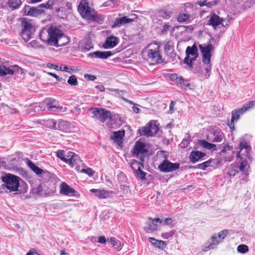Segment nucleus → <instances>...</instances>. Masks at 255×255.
<instances>
[{"mask_svg": "<svg viewBox=\"0 0 255 255\" xmlns=\"http://www.w3.org/2000/svg\"><path fill=\"white\" fill-rule=\"evenodd\" d=\"M60 193L61 194L69 196H73L76 197L80 196V194L77 191H76L74 188L71 187L65 182H62L61 184Z\"/></svg>", "mask_w": 255, "mask_h": 255, "instance_id": "13", "label": "nucleus"}, {"mask_svg": "<svg viewBox=\"0 0 255 255\" xmlns=\"http://www.w3.org/2000/svg\"><path fill=\"white\" fill-rule=\"evenodd\" d=\"M220 163V161L218 159H210L207 161H206L202 163L198 164L197 165V167L200 169L205 170L207 167L211 166L213 168H216Z\"/></svg>", "mask_w": 255, "mask_h": 255, "instance_id": "18", "label": "nucleus"}, {"mask_svg": "<svg viewBox=\"0 0 255 255\" xmlns=\"http://www.w3.org/2000/svg\"><path fill=\"white\" fill-rule=\"evenodd\" d=\"M20 161H21V159H20V158L19 157H18L17 158H14L10 160V163H11V164H12L14 166H16L20 164Z\"/></svg>", "mask_w": 255, "mask_h": 255, "instance_id": "56", "label": "nucleus"}, {"mask_svg": "<svg viewBox=\"0 0 255 255\" xmlns=\"http://www.w3.org/2000/svg\"><path fill=\"white\" fill-rule=\"evenodd\" d=\"M170 27V25L168 23H165L162 28L161 32L162 33H164L166 32L168 29V28Z\"/></svg>", "mask_w": 255, "mask_h": 255, "instance_id": "62", "label": "nucleus"}, {"mask_svg": "<svg viewBox=\"0 0 255 255\" xmlns=\"http://www.w3.org/2000/svg\"><path fill=\"white\" fill-rule=\"evenodd\" d=\"M73 152L71 151L68 152L66 154L65 153V160L63 161L66 163L70 164V163H71V159H72V157H73Z\"/></svg>", "mask_w": 255, "mask_h": 255, "instance_id": "47", "label": "nucleus"}, {"mask_svg": "<svg viewBox=\"0 0 255 255\" xmlns=\"http://www.w3.org/2000/svg\"><path fill=\"white\" fill-rule=\"evenodd\" d=\"M157 229V225L153 223L151 224H147L144 228V231L147 233H151L156 231Z\"/></svg>", "mask_w": 255, "mask_h": 255, "instance_id": "38", "label": "nucleus"}, {"mask_svg": "<svg viewBox=\"0 0 255 255\" xmlns=\"http://www.w3.org/2000/svg\"><path fill=\"white\" fill-rule=\"evenodd\" d=\"M57 129L65 132H68L70 131V123L66 121L61 120L58 123Z\"/></svg>", "mask_w": 255, "mask_h": 255, "instance_id": "26", "label": "nucleus"}, {"mask_svg": "<svg viewBox=\"0 0 255 255\" xmlns=\"http://www.w3.org/2000/svg\"><path fill=\"white\" fill-rule=\"evenodd\" d=\"M208 143L209 142L203 139H198L197 142V145L202 146L204 148H207V147H208Z\"/></svg>", "mask_w": 255, "mask_h": 255, "instance_id": "49", "label": "nucleus"}, {"mask_svg": "<svg viewBox=\"0 0 255 255\" xmlns=\"http://www.w3.org/2000/svg\"><path fill=\"white\" fill-rule=\"evenodd\" d=\"M72 159H71V163H70L69 164L71 167H73L76 165H80L82 162L78 154H76L74 152H73V157H72Z\"/></svg>", "mask_w": 255, "mask_h": 255, "instance_id": "37", "label": "nucleus"}, {"mask_svg": "<svg viewBox=\"0 0 255 255\" xmlns=\"http://www.w3.org/2000/svg\"><path fill=\"white\" fill-rule=\"evenodd\" d=\"M82 172L88 175L89 176H93L94 174V171L90 168H87L86 169H82Z\"/></svg>", "mask_w": 255, "mask_h": 255, "instance_id": "54", "label": "nucleus"}, {"mask_svg": "<svg viewBox=\"0 0 255 255\" xmlns=\"http://www.w3.org/2000/svg\"><path fill=\"white\" fill-rule=\"evenodd\" d=\"M179 167V163H172L168 160L165 159L158 165V169L161 172L168 173L178 169Z\"/></svg>", "mask_w": 255, "mask_h": 255, "instance_id": "11", "label": "nucleus"}, {"mask_svg": "<svg viewBox=\"0 0 255 255\" xmlns=\"http://www.w3.org/2000/svg\"><path fill=\"white\" fill-rule=\"evenodd\" d=\"M27 164L28 167L37 175H40L43 172V170L33 163L31 160H28Z\"/></svg>", "mask_w": 255, "mask_h": 255, "instance_id": "30", "label": "nucleus"}, {"mask_svg": "<svg viewBox=\"0 0 255 255\" xmlns=\"http://www.w3.org/2000/svg\"><path fill=\"white\" fill-rule=\"evenodd\" d=\"M78 10L81 15L87 19H91L95 17V10L89 6L87 0H81L80 1Z\"/></svg>", "mask_w": 255, "mask_h": 255, "instance_id": "7", "label": "nucleus"}, {"mask_svg": "<svg viewBox=\"0 0 255 255\" xmlns=\"http://www.w3.org/2000/svg\"><path fill=\"white\" fill-rule=\"evenodd\" d=\"M195 60H192V59L188 58V57H185L184 59V63L187 64L189 68H192L193 67V62Z\"/></svg>", "mask_w": 255, "mask_h": 255, "instance_id": "52", "label": "nucleus"}, {"mask_svg": "<svg viewBox=\"0 0 255 255\" xmlns=\"http://www.w3.org/2000/svg\"><path fill=\"white\" fill-rule=\"evenodd\" d=\"M84 77H85V78L87 79L88 80H90V81H94L95 79H96V78H97L95 76L88 74H85Z\"/></svg>", "mask_w": 255, "mask_h": 255, "instance_id": "60", "label": "nucleus"}, {"mask_svg": "<svg viewBox=\"0 0 255 255\" xmlns=\"http://www.w3.org/2000/svg\"><path fill=\"white\" fill-rule=\"evenodd\" d=\"M50 45L56 47L64 45L65 43H59V41L62 38L67 39L64 35L62 31L56 27L51 26L49 28Z\"/></svg>", "mask_w": 255, "mask_h": 255, "instance_id": "5", "label": "nucleus"}, {"mask_svg": "<svg viewBox=\"0 0 255 255\" xmlns=\"http://www.w3.org/2000/svg\"><path fill=\"white\" fill-rule=\"evenodd\" d=\"M198 57V49L195 44H193L191 47L188 46L187 47L185 57L192 59V60H196Z\"/></svg>", "mask_w": 255, "mask_h": 255, "instance_id": "19", "label": "nucleus"}, {"mask_svg": "<svg viewBox=\"0 0 255 255\" xmlns=\"http://www.w3.org/2000/svg\"><path fill=\"white\" fill-rule=\"evenodd\" d=\"M44 102L45 103V105L47 107V108L50 109L51 111H55L54 109L57 110L62 109L61 107L57 106L56 105H54V103L56 102V101L55 100H53L52 99H48L45 100Z\"/></svg>", "mask_w": 255, "mask_h": 255, "instance_id": "33", "label": "nucleus"}, {"mask_svg": "<svg viewBox=\"0 0 255 255\" xmlns=\"http://www.w3.org/2000/svg\"><path fill=\"white\" fill-rule=\"evenodd\" d=\"M125 131L124 130L114 131L111 138L115 141L122 142V140L123 137L125 136Z\"/></svg>", "mask_w": 255, "mask_h": 255, "instance_id": "32", "label": "nucleus"}, {"mask_svg": "<svg viewBox=\"0 0 255 255\" xmlns=\"http://www.w3.org/2000/svg\"><path fill=\"white\" fill-rule=\"evenodd\" d=\"M93 117L98 118L102 123H104L111 117V113L103 108H95L90 109Z\"/></svg>", "mask_w": 255, "mask_h": 255, "instance_id": "12", "label": "nucleus"}, {"mask_svg": "<svg viewBox=\"0 0 255 255\" xmlns=\"http://www.w3.org/2000/svg\"><path fill=\"white\" fill-rule=\"evenodd\" d=\"M92 48H93V45L91 42H88V43H85L83 47V49L87 51H89Z\"/></svg>", "mask_w": 255, "mask_h": 255, "instance_id": "59", "label": "nucleus"}, {"mask_svg": "<svg viewBox=\"0 0 255 255\" xmlns=\"http://www.w3.org/2000/svg\"><path fill=\"white\" fill-rule=\"evenodd\" d=\"M239 151L238 152L237 157L240 158V171L244 175H249V169L250 168L249 161H251L252 158L250 153L252 147L250 142L244 137L240 139L239 145Z\"/></svg>", "mask_w": 255, "mask_h": 255, "instance_id": "1", "label": "nucleus"}, {"mask_svg": "<svg viewBox=\"0 0 255 255\" xmlns=\"http://www.w3.org/2000/svg\"><path fill=\"white\" fill-rule=\"evenodd\" d=\"M21 4V2L20 0H9L8 1V6L12 8L13 9L18 8Z\"/></svg>", "mask_w": 255, "mask_h": 255, "instance_id": "36", "label": "nucleus"}, {"mask_svg": "<svg viewBox=\"0 0 255 255\" xmlns=\"http://www.w3.org/2000/svg\"><path fill=\"white\" fill-rule=\"evenodd\" d=\"M90 192L91 193H95V195L100 199L106 198L110 195L109 191L104 189H92L90 190Z\"/></svg>", "mask_w": 255, "mask_h": 255, "instance_id": "27", "label": "nucleus"}, {"mask_svg": "<svg viewBox=\"0 0 255 255\" xmlns=\"http://www.w3.org/2000/svg\"><path fill=\"white\" fill-rule=\"evenodd\" d=\"M219 0H204L203 1H198L197 3L201 6H207L209 7H211L213 6H214L217 4L219 2Z\"/></svg>", "mask_w": 255, "mask_h": 255, "instance_id": "31", "label": "nucleus"}, {"mask_svg": "<svg viewBox=\"0 0 255 255\" xmlns=\"http://www.w3.org/2000/svg\"><path fill=\"white\" fill-rule=\"evenodd\" d=\"M159 128L154 120L150 121L145 126L138 129L140 135H144L147 137L152 136L156 134Z\"/></svg>", "mask_w": 255, "mask_h": 255, "instance_id": "8", "label": "nucleus"}, {"mask_svg": "<svg viewBox=\"0 0 255 255\" xmlns=\"http://www.w3.org/2000/svg\"><path fill=\"white\" fill-rule=\"evenodd\" d=\"M238 111L240 112L241 114L243 115L245 112L248 110V107L245 105L242 108L239 109H237Z\"/></svg>", "mask_w": 255, "mask_h": 255, "instance_id": "64", "label": "nucleus"}, {"mask_svg": "<svg viewBox=\"0 0 255 255\" xmlns=\"http://www.w3.org/2000/svg\"><path fill=\"white\" fill-rule=\"evenodd\" d=\"M3 189H6L10 192L18 191V187L20 185L19 181L21 180L20 177L10 174H5L4 176L1 177Z\"/></svg>", "mask_w": 255, "mask_h": 255, "instance_id": "3", "label": "nucleus"}, {"mask_svg": "<svg viewBox=\"0 0 255 255\" xmlns=\"http://www.w3.org/2000/svg\"><path fill=\"white\" fill-rule=\"evenodd\" d=\"M119 42L118 38L115 36L112 35L106 38L105 43L103 46L105 49L112 48L115 47Z\"/></svg>", "mask_w": 255, "mask_h": 255, "instance_id": "20", "label": "nucleus"}, {"mask_svg": "<svg viewBox=\"0 0 255 255\" xmlns=\"http://www.w3.org/2000/svg\"><path fill=\"white\" fill-rule=\"evenodd\" d=\"M37 123L45 128L57 129L56 122L53 119L41 120Z\"/></svg>", "mask_w": 255, "mask_h": 255, "instance_id": "24", "label": "nucleus"}, {"mask_svg": "<svg viewBox=\"0 0 255 255\" xmlns=\"http://www.w3.org/2000/svg\"><path fill=\"white\" fill-rule=\"evenodd\" d=\"M206 149L212 150L213 151L217 150L216 145L212 143L209 142L208 147Z\"/></svg>", "mask_w": 255, "mask_h": 255, "instance_id": "61", "label": "nucleus"}, {"mask_svg": "<svg viewBox=\"0 0 255 255\" xmlns=\"http://www.w3.org/2000/svg\"><path fill=\"white\" fill-rule=\"evenodd\" d=\"M23 14L27 16H37L44 12V10L37 7L25 5L22 9Z\"/></svg>", "mask_w": 255, "mask_h": 255, "instance_id": "15", "label": "nucleus"}, {"mask_svg": "<svg viewBox=\"0 0 255 255\" xmlns=\"http://www.w3.org/2000/svg\"><path fill=\"white\" fill-rule=\"evenodd\" d=\"M206 65V67H205V71H206L205 78H208L210 74H209L211 70V63L210 64H204Z\"/></svg>", "mask_w": 255, "mask_h": 255, "instance_id": "53", "label": "nucleus"}, {"mask_svg": "<svg viewBox=\"0 0 255 255\" xmlns=\"http://www.w3.org/2000/svg\"><path fill=\"white\" fill-rule=\"evenodd\" d=\"M133 15L134 16L133 18H128L127 16L116 18L113 22L112 27L113 28L120 27L127 23L134 21L135 19L137 18V16L135 14H133Z\"/></svg>", "mask_w": 255, "mask_h": 255, "instance_id": "14", "label": "nucleus"}, {"mask_svg": "<svg viewBox=\"0 0 255 255\" xmlns=\"http://www.w3.org/2000/svg\"><path fill=\"white\" fill-rule=\"evenodd\" d=\"M175 233L173 230H171L168 232L163 233L161 235V237L164 239H168L169 238L172 237Z\"/></svg>", "mask_w": 255, "mask_h": 255, "instance_id": "48", "label": "nucleus"}, {"mask_svg": "<svg viewBox=\"0 0 255 255\" xmlns=\"http://www.w3.org/2000/svg\"><path fill=\"white\" fill-rule=\"evenodd\" d=\"M223 19L215 13L211 15L209 20L208 21L207 24L212 25L214 29L222 24Z\"/></svg>", "mask_w": 255, "mask_h": 255, "instance_id": "22", "label": "nucleus"}, {"mask_svg": "<svg viewBox=\"0 0 255 255\" xmlns=\"http://www.w3.org/2000/svg\"><path fill=\"white\" fill-rule=\"evenodd\" d=\"M163 223H164V224L165 225L172 226H173V221L170 218H166L163 221Z\"/></svg>", "mask_w": 255, "mask_h": 255, "instance_id": "57", "label": "nucleus"}, {"mask_svg": "<svg viewBox=\"0 0 255 255\" xmlns=\"http://www.w3.org/2000/svg\"><path fill=\"white\" fill-rule=\"evenodd\" d=\"M225 136L221 129L218 128H213L207 135L208 141L213 142H220L222 141Z\"/></svg>", "mask_w": 255, "mask_h": 255, "instance_id": "10", "label": "nucleus"}, {"mask_svg": "<svg viewBox=\"0 0 255 255\" xmlns=\"http://www.w3.org/2000/svg\"><path fill=\"white\" fill-rule=\"evenodd\" d=\"M130 166L134 173L136 171L139 170L140 168L143 167V164L135 159H132L130 162Z\"/></svg>", "mask_w": 255, "mask_h": 255, "instance_id": "34", "label": "nucleus"}, {"mask_svg": "<svg viewBox=\"0 0 255 255\" xmlns=\"http://www.w3.org/2000/svg\"><path fill=\"white\" fill-rule=\"evenodd\" d=\"M57 156L60 158L61 160L63 161L65 160V152L63 150H58L56 152Z\"/></svg>", "mask_w": 255, "mask_h": 255, "instance_id": "50", "label": "nucleus"}, {"mask_svg": "<svg viewBox=\"0 0 255 255\" xmlns=\"http://www.w3.org/2000/svg\"><path fill=\"white\" fill-rule=\"evenodd\" d=\"M136 174V176L139 177L141 179H145V172L142 171L141 168H140L139 170H137L134 172Z\"/></svg>", "mask_w": 255, "mask_h": 255, "instance_id": "51", "label": "nucleus"}, {"mask_svg": "<svg viewBox=\"0 0 255 255\" xmlns=\"http://www.w3.org/2000/svg\"><path fill=\"white\" fill-rule=\"evenodd\" d=\"M67 83L71 86H77L78 84L75 75L70 76L68 79Z\"/></svg>", "mask_w": 255, "mask_h": 255, "instance_id": "43", "label": "nucleus"}, {"mask_svg": "<svg viewBox=\"0 0 255 255\" xmlns=\"http://www.w3.org/2000/svg\"><path fill=\"white\" fill-rule=\"evenodd\" d=\"M218 148L222 152L225 153L227 151L231 150L232 147L228 144L223 142L222 144L218 145Z\"/></svg>", "mask_w": 255, "mask_h": 255, "instance_id": "39", "label": "nucleus"}, {"mask_svg": "<svg viewBox=\"0 0 255 255\" xmlns=\"http://www.w3.org/2000/svg\"><path fill=\"white\" fill-rule=\"evenodd\" d=\"M157 14L159 17L164 19H168L171 17L172 13L169 10L161 9L157 11Z\"/></svg>", "mask_w": 255, "mask_h": 255, "instance_id": "35", "label": "nucleus"}, {"mask_svg": "<svg viewBox=\"0 0 255 255\" xmlns=\"http://www.w3.org/2000/svg\"><path fill=\"white\" fill-rule=\"evenodd\" d=\"M39 38L44 43L50 45L49 28L43 27L39 34Z\"/></svg>", "mask_w": 255, "mask_h": 255, "instance_id": "23", "label": "nucleus"}, {"mask_svg": "<svg viewBox=\"0 0 255 255\" xmlns=\"http://www.w3.org/2000/svg\"><path fill=\"white\" fill-rule=\"evenodd\" d=\"M228 233L229 230L225 229L219 232L218 234H217L218 240H220V243H221L223 241V240L226 238Z\"/></svg>", "mask_w": 255, "mask_h": 255, "instance_id": "40", "label": "nucleus"}, {"mask_svg": "<svg viewBox=\"0 0 255 255\" xmlns=\"http://www.w3.org/2000/svg\"><path fill=\"white\" fill-rule=\"evenodd\" d=\"M190 16L187 14H180L177 17V21L179 22H183L188 20Z\"/></svg>", "mask_w": 255, "mask_h": 255, "instance_id": "44", "label": "nucleus"}, {"mask_svg": "<svg viewBox=\"0 0 255 255\" xmlns=\"http://www.w3.org/2000/svg\"><path fill=\"white\" fill-rule=\"evenodd\" d=\"M110 242L113 247H115L116 248H120L121 247V243L114 237L110 239Z\"/></svg>", "mask_w": 255, "mask_h": 255, "instance_id": "46", "label": "nucleus"}, {"mask_svg": "<svg viewBox=\"0 0 255 255\" xmlns=\"http://www.w3.org/2000/svg\"><path fill=\"white\" fill-rule=\"evenodd\" d=\"M220 243V240H218L217 234H214L203 246V251L207 252L214 249Z\"/></svg>", "mask_w": 255, "mask_h": 255, "instance_id": "16", "label": "nucleus"}, {"mask_svg": "<svg viewBox=\"0 0 255 255\" xmlns=\"http://www.w3.org/2000/svg\"><path fill=\"white\" fill-rule=\"evenodd\" d=\"M149 242L155 247L159 249L163 250L166 246L167 244L165 241L162 240H157L152 237H150L148 239Z\"/></svg>", "mask_w": 255, "mask_h": 255, "instance_id": "28", "label": "nucleus"}, {"mask_svg": "<svg viewBox=\"0 0 255 255\" xmlns=\"http://www.w3.org/2000/svg\"><path fill=\"white\" fill-rule=\"evenodd\" d=\"M147 53V59L153 64L160 63L162 62L160 53V45L156 42H151L143 50Z\"/></svg>", "mask_w": 255, "mask_h": 255, "instance_id": "2", "label": "nucleus"}, {"mask_svg": "<svg viewBox=\"0 0 255 255\" xmlns=\"http://www.w3.org/2000/svg\"><path fill=\"white\" fill-rule=\"evenodd\" d=\"M43 190V187L41 185H39L37 187L33 188V192L37 195H39Z\"/></svg>", "mask_w": 255, "mask_h": 255, "instance_id": "55", "label": "nucleus"}, {"mask_svg": "<svg viewBox=\"0 0 255 255\" xmlns=\"http://www.w3.org/2000/svg\"><path fill=\"white\" fill-rule=\"evenodd\" d=\"M176 83L179 84L181 87H187L190 85L189 83L181 76H179Z\"/></svg>", "mask_w": 255, "mask_h": 255, "instance_id": "41", "label": "nucleus"}, {"mask_svg": "<svg viewBox=\"0 0 255 255\" xmlns=\"http://www.w3.org/2000/svg\"><path fill=\"white\" fill-rule=\"evenodd\" d=\"M241 114L239 111L237 109L233 110L232 112V121H237L240 118Z\"/></svg>", "mask_w": 255, "mask_h": 255, "instance_id": "45", "label": "nucleus"}, {"mask_svg": "<svg viewBox=\"0 0 255 255\" xmlns=\"http://www.w3.org/2000/svg\"><path fill=\"white\" fill-rule=\"evenodd\" d=\"M239 166L240 165L232 164L225 169L226 172L230 177H234L238 173Z\"/></svg>", "mask_w": 255, "mask_h": 255, "instance_id": "29", "label": "nucleus"}, {"mask_svg": "<svg viewBox=\"0 0 255 255\" xmlns=\"http://www.w3.org/2000/svg\"><path fill=\"white\" fill-rule=\"evenodd\" d=\"M56 0H48L47 3V6H48V9H52L53 5H54Z\"/></svg>", "mask_w": 255, "mask_h": 255, "instance_id": "58", "label": "nucleus"}, {"mask_svg": "<svg viewBox=\"0 0 255 255\" xmlns=\"http://www.w3.org/2000/svg\"><path fill=\"white\" fill-rule=\"evenodd\" d=\"M112 54H113L111 51H97L89 53V55L92 57L95 56L96 58L105 59L110 57Z\"/></svg>", "mask_w": 255, "mask_h": 255, "instance_id": "25", "label": "nucleus"}, {"mask_svg": "<svg viewBox=\"0 0 255 255\" xmlns=\"http://www.w3.org/2000/svg\"><path fill=\"white\" fill-rule=\"evenodd\" d=\"M214 41L213 38H211L208 41V44H200L199 48L202 54V59L203 64H210L212 56L211 52L214 51V47L211 41Z\"/></svg>", "mask_w": 255, "mask_h": 255, "instance_id": "6", "label": "nucleus"}, {"mask_svg": "<svg viewBox=\"0 0 255 255\" xmlns=\"http://www.w3.org/2000/svg\"><path fill=\"white\" fill-rule=\"evenodd\" d=\"M147 152V150L146 149L145 145L144 143L139 140L137 141L132 150V153L133 154L136 155L137 157H138V155L140 154L145 153Z\"/></svg>", "mask_w": 255, "mask_h": 255, "instance_id": "17", "label": "nucleus"}, {"mask_svg": "<svg viewBox=\"0 0 255 255\" xmlns=\"http://www.w3.org/2000/svg\"><path fill=\"white\" fill-rule=\"evenodd\" d=\"M237 251L241 254H246L249 251L248 246L244 244L240 245L237 247Z\"/></svg>", "mask_w": 255, "mask_h": 255, "instance_id": "42", "label": "nucleus"}, {"mask_svg": "<svg viewBox=\"0 0 255 255\" xmlns=\"http://www.w3.org/2000/svg\"><path fill=\"white\" fill-rule=\"evenodd\" d=\"M205 155V153L202 151L193 150L190 152L189 158L191 162L195 163L202 159Z\"/></svg>", "mask_w": 255, "mask_h": 255, "instance_id": "21", "label": "nucleus"}, {"mask_svg": "<svg viewBox=\"0 0 255 255\" xmlns=\"http://www.w3.org/2000/svg\"><path fill=\"white\" fill-rule=\"evenodd\" d=\"M20 24L22 27L21 36L24 42H27L35 31V24L33 20L25 17L21 18Z\"/></svg>", "mask_w": 255, "mask_h": 255, "instance_id": "4", "label": "nucleus"}, {"mask_svg": "<svg viewBox=\"0 0 255 255\" xmlns=\"http://www.w3.org/2000/svg\"><path fill=\"white\" fill-rule=\"evenodd\" d=\"M189 144V141L188 139H184L183 140L182 142L181 143L180 145L182 148H185L186 147L188 146V144Z\"/></svg>", "mask_w": 255, "mask_h": 255, "instance_id": "63", "label": "nucleus"}, {"mask_svg": "<svg viewBox=\"0 0 255 255\" xmlns=\"http://www.w3.org/2000/svg\"><path fill=\"white\" fill-rule=\"evenodd\" d=\"M23 69L17 65H14L9 67L0 65V76H4L7 75L22 74Z\"/></svg>", "mask_w": 255, "mask_h": 255, "instance_id": "9", "label": "nucleus"}]
</instances>
